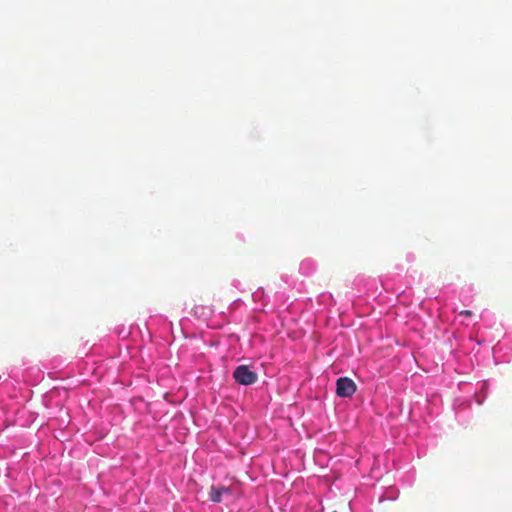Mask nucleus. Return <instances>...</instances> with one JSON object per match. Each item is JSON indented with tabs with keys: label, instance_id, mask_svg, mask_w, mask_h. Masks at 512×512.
I'll list each match as a JSON object with an SVG mask.
<instances>
[{
	"label": "nucleus",
	"instance_id": "nucleus-1",
	"mask_svg": "<svg viewBox=\"0 0 512 512\" xmlns=\"http://www.w3.org/2000/svg\"><path fill=\"white\" fill-rule=\"evenodd\" d=\"M233 378L236 383L248 386L257 382L258 375L256 372L250 370L247 365H239L233 372Z\"/></svg>",
	"mask_w": 512,
	"mask_h": 512
},
{
	"label": "nucleus",
	"instance_id": "nucleus-2",
	"mask_svg": "<svg viewBox=\"0 0 512 512\" xmlns=\"http://www.w3.org/2000/svg\"><path fill=\"white\" fill-rule=\"evenodd\" d=\"M356 391L355 382L348 377H340L336 381V394L339 397H351Z\"/></svg>",
	"mask_w": 512,
	"mask_h": 512
},
{
	"label": "nucleus",
	"instance_id": "nucleus-3",
	"mask_svg": "<svg viewBox=\"0 0 512 512\" xmlns=\"http://www.w3.org/2000/svg\"><path fill=\"white\" fill-rule=\"evenodd\" d=\"M232 491L229 487H215L211 486L210 492H209V498L212 502L219 503L222 501L223 495H231Z\"/></svg>",
	"mask_w": 512,
	"mask_h": 512
},
{
	"label": "nucleus",
	"instance_id": "nucleus-4",
	"mask_svg": "<svg viewBox=\"0 0 512 512\" xmlns=\"http://www.w3.org/2000/svg\"><path fill=\"white\" fill-rule=\"evenodd\" d=\"M459 314H460L461 316L470 317V316H472V314H473V313H472V311H470V310H463V311H460V313H459Z\"/></svg>",
	"mask_w": 512,
	"mask_h": 512
}]
</instances>
